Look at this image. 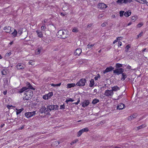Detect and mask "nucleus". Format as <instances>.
<instances>
[{
	"label": "nucleus",
	"instance_id": "33",
	"mask_svg": "<svg viewBox=\"0 0 148 148\" xmlns=\"http://www.w3.org/2000/svg\"><path fill=\"white\" fill-rule=\"evenodd\" d=\"M136 116V114H133V115L130 116L128 118V119L129 120H130L132 119V118H135Z\"/></svg>",
	"mask_w": 148,
	"mask_h": 148
},
{
	"label": "nucleus",
	"instance_id": "49",
	"mask_svg": "<svg viewBox=\"0 0 148 148\" xmlns=\"http://www.w3.org/2000/svg\"><path fill=\"white\" fill-rule=\"evenodd\" d=\"M140 3H145L146 1V0H140Z\"/></svg>",
	"mask_w": 148,
	"mask_h": 148
},
{
	"label": "nucleus",
	"instance_id": "54",
	"mask_svg": "<svg viewBox=\"0 0 148 148\" xmlns=\"http://www.w3.org/2000/svg\"><path fill=\"white\" fill-rule=\"evenodd\" d=\"M130 47V46L129 45H127L126 46V47H125L127 49H129Z\"/></svg>",
	"mask_w": 148,
	"mask_h": 148
},
{
	"label": "nucleus",
	"instance_id": "32",
	"mask_svg": "<svg viewBox=\"0 0 148 148\" xmlns=\"http://www.w3.org/2000/svg\"><path fill=\"white\" fill-rule=\"evenodd\" d=\"M61 83H60L59 84H51L50 85L51 86H54L56 87L57 86H60L61 85Z\"/></svg>",
	"mask_w": 148,
	"mask_h": 148
},
{
	"label": "nucleus",
	"instance_id": "27",
	"mask_svg": "<svg viewBox=\"0 0 148 148\" xmlns=\"http://www.w3.org/2000/svg\"><path fill=\"white\" fill-rule=\"evenodd\" d=\"M122 78L121 79V80L122 79L124 80L127 77V75L125 73H123L122 74Z\"/></svg>",
	"mask_w": 148,
	"mask_h": 148
},
{
	"label": "nucleus",
	"instance_id": "38",
	"mask_svg": "<svg viewBox=\"0 0 148 148\" xmlns=\"http://www.w3.org/2000/svg\"><path fill=\"white\" fill-rule=\"evenodd\" d=\"M136 19L137 16H134L132 17L131 20L133 21L134 22Z\"/></svg>",
	"mask_w": 148,
	"mask_h": 148
},
{
	"label": "nucleus",
	"instance_id": "41",
	"mask_svg": "<svg viewBox=\"0 0 148 148\" xmlns=\"http://www.w3.org/2000/svg\"><path fill=\"white\" fill-rule=\"evenodd\" d=\"M122 38L121 37H119L116 38V40H114V42H113V44H114L116 42H117L118 41V40H120V39H119V38Z\"/></svg>",
	"mask_w": 148,
	"mask_h": 148
},
{
	"label": "nucleus",
	"instance_id": "34",
	"mask_svg": "<svg viewBox=\"0 0 148 148\" xmlns=\"http://www.w3.org/2000/svg\"><path fill=\"white\" fill-rule=\"evenodd\" d=\"M72 31L74 32H78V30L77 28L74 27Z\"/></svg>",
	"mask_w": 148,
	"mask_h": 148
},
{
	"label": "nucleus",
	"instance_id": "13",
	"mask_svg": "<svg viewBox=\"0 0 148 148\" xmlns=\"http://www.w3.org/2000/svg\"><path fill=\"white\" fill-rule=\"evenodd\" d=\"M89 103V101L88 100H85L82 103V106L83 107H85L87 106Z\"/></svg>",
	"mask_w": 148,
	"mask_h": 148
},
{
	"label": "nucleus",
	"instance_id": "14",
	"mask_svg": "<svg viewBox=\"0 0 148 148\" xmlns=\"http://www.w3.org/2000/svg\"><path fill=\"white\" fill-rule=\"evenodd\" d=\"M36 33L37 34L38 36L40 38H42L43 37V34L42 32L41 31H40L39 30H37L36 31Z\"/></svg>",
	"mask_w": 148,
	"mask_h": 148
},
{
	"label": "nucleus",
	"instance_id": "8",
	"mask_svg": "<svg viewBox=\"0 0 148 148\" xmlns=\"http://www.w3.org/2000/svg\"><path fill=\"white\" fill-rule=\"evenodd\" d=\"M53 93L52 92H49L47 94L44 95L43 97V98L45 99H50L53 95Z\"/></svg>",
	"mask_w": 148,
	"mask_h": 148
},
{
	"label": "nucleus",
	"instance_id": "43",
	"mask_svg": "<svg viewBox=\"0 0 148 148\" xmlns=\"http://www.w3.org/2000/svg\"><path fill=\"white\" fill-rule=\"evenodd\" d=\"M97 8H98L101 9L102 8V3H99L97 5Z\"/></svg>",
	"mask_w": 148,
	"mask_h": 148
},
{
	"label": "nucleus",
	"instance_id": "1",
	"mask_svg": "<svg viewBox=\"0 0 148 148\" xmlns=\"http://www.w3.org/2000/svg\"><path fill=\"white\" fill-rule=\"evenodd\" d=\"M33 92L31 90L25 91L24 92V99L25 100L31 99L33 96Z\"/></svg>",
	"mask_w": 148,
	"mask_h": 148
},
{
	"label": "nucleus",
	"instance_id": "12",
	"mask_svg": "<svg viewBox=\"0 0 148 148\" xmlns=\"http://www.w3.org/2000/svg\"><path fill=\"white\" fill-rule=\"evenodd\" d=\"M3 29L7 33H10L12 31L11 28L9 26H5L3 28Z\"/></svg>",
	"mask_w": 148,
	"mask_h": 148
},
{
	"label": "nucleus",
	"instance_id": "40",
	"mask_svg": "<svg viewBox=\"0 0 148 148\" xmlns=\"http://www.w3.org/2000/svg\"><path fill=\"white\" fill-rule=\"evenodd\" d=\"M59 144V143L58 141H55L52 144L53 145H55L56 146H57Z\"/></svg>",
	"mask_w": 148,
	"mask_h": 148
},
{
	"label": "nucleus",
	"instance_id": "59",
	"mask_svg": "<svg viewBox=\"0 0 148 148\" xmlns=\"http://www.w3.org/2000/svg\"><path fill=\"white\" fill-rule=\"evenodd\" d=\"M10 52L7 53L6 54V56H10Z\"/></svg>",
	"mask_w": 148,
	"mask_h": 148
},
{
	"label": "nucleus",
	"instance_id": "17",
	"mask_svg": "<svg viewBox=\"0 0 148 148\" xmlns=\"http://www.w3.org/2000/svg\"><path fill=\"white\" fill-rule=\"evenodd\" d=\"M26 86H25V87L27 88V90L28 89H34L33 87L31 85L29 82H27L26 83Z\"/></svg>",
	"mask_w": 148,
	"mask_h": 148
},
{
	"label": "nucleus",
	"instance_id": "61",
	"mask_svg": "<svg viewBox=\"0 0 148 148\" xmlns=\"http://www.w3.org/2000/svg\"><path fill=\"white\" fill-rule=\"evenodd\" d=\"M106 23H102V27H104L106 26Z\"/></svg>",
	"mask_w": 148,
	"mask_h": 148
},
{
	"label": "nucleus",
	"instance_id": "58",
	"mask_svg": "<svg viewBox=\"0 0 148 148\" xmlns=\"http://www.w3.org/2000/svg\"><path fill=\"white\" fill-rule=\"evenodd\" d=\"M7 91L6 90L4 91L3 92V94L5 95H6L7 94Z\"/></svg>",
	"mask_w": 148,
	"mask_h": 148
},
{
	"label": "nucleus",
	"instance_id": "2",
	"mask_svg": "<svg viewBox=\"0 0 148 148\" xmlns=\"http://www.w3.org/2000/svg\"><path fill=\"white\" fill-rule=\"evenodd\" d=\"M58 37L62 38H65L67 37L66 31L64 30H60L57 33Z\"/></svg>",
	"mask_w": 148,
	"mask_h": 148
},
{
	"label": "nucleus",
	"instance_id": "9",
	"mask_svg": "<svg viewBox=\"0 0 148 148\" xmlns=\"http://www.w3.org/2000/svg\"><path fill=\"white\" fill-rule=\"evenodd\" d=\"M25 67V64L18 63L16 66V68L18 70H21L24 69Z\"/></svg>",
	"mask_w": 148,
	"mask_h": 148
},
{
	"label": "nucleus",
	"instance_id": "60",
	"mask_svg": "<svg viewBox=\"0 0 148 148\" xmlns=\"http://www.w3.org/2000/svg\"><path fill=\"white\" fill-rule=\"evenodd\" d=\"M131 68V66H130L129 65H128L127 66V68L128 69H130Z\"/></svg>",
	"mask_w": 148,
	"mask_h": 148
},
{
	"label": "nucleus",
	"instance_id": "16",
	"mask_svg": "<svg viewBox=\"0 0 148 148\" xmlns=\"http://www.w3.org/2000/svg\"><path fill=\"white\" fill-rule=\"evenodd\" d=\"M125 105L123 103H120L117 107V109L122 110L124 108Z\"/></svg>",
	"mask_w": 148,
	"mask_h": 148
},
{
	"label": "nucleus",
	"instance_id": "55",
	"mask_svg": "<svg viewBox=\"0 0 148 148\" xmlns=\"http://www.w3.org/2000/svg\"><path fill=\"white\" fill-rule=\"evenodd\" d=\"M13 43V41H12L11 42H10L9 44V45H8V46L9 47H10V45H12Z\"/></svg>",
	"mask_w": 148,
	"mask_h": 148
},
{
	"label": "nucleus",
	"instance_id": "30",
	"mask_svg": "<svg viewBox=\"0 0 148 148\" xmlns=\"http://www.w3.org/2000/svg\"><path fill=\"white\" fill-rule=\"evenodd\" d=\"M123 66V64H119V63H116V68H119L121 67H122Z\"/></svg>",
	"mask_w": 148,
	"mask_h": 148
},
{
	"label": "nucleus",
	"instance_id": "51",
	"mask_svg": "<svg viewBox=\"0 0 148 148\" xmlns=\"http://www.w3.org/2000/svg\"><path fill=\"white\" fill-rule=\"evenodd\" d=\"M122 45V42H120V41H119V42H118V47H120V46H121Z\"/></svg>",
	"mask_w": 148,
	"mask_h": 148
},
{
	"label": "nucleus",
	"instance_id": "29",
	"mask_svg": "<svg viewBox=\"0 0 148 148\" xmlns=\"http://www.w3.org/2000/svg\"><path fill=\"white\" fill-rule=\"evenodd\" d=\"M145 126H146L145 125H142L136 127L137 129V130H139L144 128Z\"/></svg>",
	"mask_w": 148,
	"mask_h": 148
},
{
	"label": "nucleus",
	"instance_id": "45",
	"mask_svg": "<svg viewBox=\"0 0 148 148\" xmlns=\"http://www.w3.org/2000/svg\"><path fill=\"white\" fill-rule=\"evenodd\" d=\"M46 29V27H45V26L44 25L42 26L41 28V30L42 31H45Z\"/></svg>",
	"mask_w": 148,
	"mask_h": 148
},
{
	"label": "nucleus",
	"instance_id": "64",
	"mask_svg": "<svg viewBox=\"0 0 148 148\" xmlns=\"http://www.w3.org/2000/svg\"><path fill=\"white\" fill-rule=\"evenodd\" d=\"M145 3H146L147 5L148 6V0H146V1L145 2Z\"/></svg>",
	"mask_w": 148,
	"mask_h": 148
},
{
	"label": "nucleus",
	"instance_id": "52",
	"mask_svg": "<svg viewBox=\"0 0 148 148\" xmlns=\"http://www.w3.org/2000/svg\"><path fill=\"white\" fill-rule=\"evenodd\" d=\"M142 33L143 32H141L138 35V38H139V37H140L142 36Z\"/></svg>",
	"mask_w": 148,
	"mask_h": 148
},
{
	"label": "nucleus",
	"instance_id": "37",
	"mask_svg": "<svg viewBox=\"0 0 148 148\" xmlns=\"http://www.w3.org/2000/svg\"><path fill=\"white\" fill-rule=\"evenodd\" d=\"M99 101L97 99H94L92 101V103L93 104H95L98 102Z\"/></svg>",
	"mask_w": 148,
	"mask_h": 148
},
{
	"label": "nucleus",
	"instance_id": "47",
	"mask_svg": "<svg viewBox=\"0 0 148 148\" xmlns=\"http://www.w3.org/2000/svg\"><path fill=\"white\" fill-rule=\"evenodd\" d=\"M65 106L64 104L63 105H61L60 106V109H65Z\"/></svg>",
	"mask_w": 148,
	"mask_h": 148
},
{
	"label": "nucleus",
	"instance_id": "7",
	"mask_svg": "<svg viewBox=\"0 0 148 148\" xmlns=\"http://www.w3.org/2000/svg\"><path fill=\"white\" fill-rule=\"evenodd\" d=\"M89 130L88 129L87 127L83 128V129L80 130L78 132L77 134V137L80 136L84 132H86Z\"/></svg>",
	"mask_w": 148,
	"mask_h": 148
},
{
	"label": "nucleus",
	"instance_id": "44",
	"mask_svg": "<svg viewBox=\"0 0 148 148\" xmlns=\"http://www.w3.org/2000/svg\"><path fill=\"white\" fill-rule=\"evenodd\" d=\"M28 64H29L33 65L34 64V62L32 60H31L29 62Z\"/></svg>",
	"mask_w": 148,
	"mask_h": 148
},
{
	"label": "nucleus",
	"instance_id": "6",
	"mask_svg": "<svg viewBox=\"0 0 148 148\" xmlns=\"http://www.w3.org/2000/svg\"><path fill=\"white\" fill-rule=\"evenodd\" d=\"M124 70L122 68L117 69L113 70V73L116 74L117 75H119L122 74Z\"/></svg>",
	"mask_w": 148,
	"mask_h": 148
},
{
	"label": "nucleus",
	"instance_id": "25",
	"mask_svg": "<svg viewBox=\"0 0 148 148\" xmlns=\"http://www.w3.org/2000/svg\"><path fill=\"white\" fill-rule=\"evenodd\" d=\"M16 114L17 115H18L20 113L24 110V109L23 108H21L18 110L16 108Z\"/></svg>",
	"mask_w": 148,
	"mask_h": 148
},
{
	"label": "nucleus",
	"instance_id": "22",
	"mask_svg": "<svg viewBox=\"0 0 148 148\" xmlns=\"http://www.w3.org/2000/svg\"><path fill=\"white\" fill-rule=\"evenodd\" d=\"M27 90V88L25 87H23L21 89H20L18 91V93H22L23 92L25 91V90Z\"/></svg>",
	"mask_w": 148,
	"mask_h": 148
},
{
	"label": "nucleus",
	"instance_id": "35",
	"mask_svg": "<svg viewBox=\"0 0 148 148\" xmlns=\"http://www.w3.org/2000/svg\"><path fill=\"white\" fill-rule=\"evenodd\" d=\"M74 101V100L71 98H69L68 99H66V102L68 103V102L71 101L73 102Z\"/></svg>",
	"mask_w": 148,
	"mask_h": 148
},
{
	"label": "nucleus",
	"instance_id": "10",
	"mask_svg": "<svg viewBox=\"0 0 148 148\" xmlns=\"http://www.w3.org/2000/svg\"><path fill=\"white\" fill-rule=\"evenodd\" d=\"M113 94V92L111 90H107L105 93V94L108 96H110Z\"/></svg>",
	"mask_w": 148,
	"mask_h": 148
},
{
	"label": "nucleus",
	"instance_id": "28",
	"mask_svg": "<svg viewBox=\"0 0 148 148\" xmlns=\"http://www.w3.org/2000/svg\"><path fill=\"white\" fill-rule=\"evenodd\" d=\"M17 33V31L15 29H14V32L12 33V34L13 36V37H15L16 36Z\"/></svg>",
	"mask_w": 148,
	"mask_h": 148
},
{
	"label": "nucleus",
	"instance_id": "15",
	"mask_svg": "<svg viewBox=\"0 0 148 148\" xmlns=\"http://www.w3.org/2000/svg\"><path fill=\"white\" fill-rule=\"evenodd\" d=\"M40 111L42 113H46L47 111V108H45V106H43L41 107L40 109Z\"/></svg>",
	"mask_w": 148,
	"mask_h": 148
},
{
	"label": "nucleus",
	"instance_id": "42",
	"mask_svg": "<svg viewBox=\"0 0 148 148\" xmlns=\"http://www.w3.org/2000/svg\"><path fill=\"white\" fill-rule=\"evenodd\" d=\"M124 13V11H120L119 12L120 16L121 17H122Z\"/></svg>",
	"mask_w": 148,
	"mask_h": 148
},
{
	"label": "nucleus",
	"instance_id": "39",
	"mask_svg": "<svg viewBox=\"0 0 148 148\" xmlns=\"http://www.w3.org/2000/svg\"><path fill=\"white\" fill-rule=\"evenodd\" d=\"M94 45V44H91L90 45L89 44H88L87 46V47L88 48L90 49L92 47H93Z\"/></svg>",
	"mask_w": 148,
	"mask_h": 148
},
{
	"label": "nucleus",
	"instance_id": "46",
	"mask_svg": "<svg viewBox=\"0 0 148 148\" xmlns=\"http://www.w3.org/2000/svg\"><path fill=\"white\" fill-rule=\"evenodd\" d=\"M143 25V24L142 23H140L138 24L137 25V27L138 28L140 27Z\"/></svg>",
	"mask_w": 148,
	"mask_h": 148
},
{
	"label": "nucleus",
	"instance_id": "31",
	"mask_svg": "<svg viewBox=\"0 0 148 148\" xmlns=\"http://www.w3.org/2000/svg\"><path fill=\"white\" fill-rule=\"evenodd\" d=\"M107 6L106 4L102 3V12L105 11V10L103 9L104 8H106Z\"/></svg>",
	"mask_w": 148,
	"mask_h": 148
},
{
	"label": "nucleus",
	"instance_id": "36",
	"mask_svg": "<svg viewBox=\"0 0 148 148\" xmlns=\"http://www.w3.org/2000/svg\"><path fill=\"white\" fill-rule=\"evenodd\" d=\"M78 140L77 139H75L74 140H73V141L71 142V143H70V144L71 145H72L73 144H75L78 141Z\"/></svg>",
	"mask_w": 148,
	"mask_h": 148
},
{
	"label": "nucleus",
	"instance_id": "21",
	"mask_svg": "<svg viewBox=\"0 0 148 148\" xmlns=\"http://www.w3.org/2000/svg\"><path fill=\"white\" fill-rule=\"evenodd\" d=\"M75 85L76 84L74 83L68 84L67 85V88H71V87L75 86Z\"/></svg>",
	"mask_w": 148,
	"mask_h": 148
},
{
	"label": "nucleus",
	"instance_id": "20",
	"mask_svg": "<svg viewBox=\"0 0 148 148\" xmlns=\"http://www.w3.org/2000/svg\"><path fill=\"white\" fill-rule=\"evenodd\" d=\"M128 1L127 0H118L116 2L119 4H121L123 3H126Z\"/></svg>",
	"mask_w": 148,
	"mask_h": 148
},
{
	"label": "nucleus",
	"instance_id": "3",
	"mask_svg": "<svg viewBox=\"0 0 148 148\" xmlns=\"http://www.w3.org/2000/svg\"><path fill=\"white\" fill-rule=\"evenodd\" d=\"M86 80L85 79H81L76 84V85L79 86H83L85 85Z\"/></svg>",
	"mask_w": 148,
	"mask_h": 148
},
{
	"label": "nucleus",
	"instance_id": "63",
	"mask_svg": "<svg viewBox=\"0 0 148 148\" xmlns=\"http://www.w3.org/2000/svg\"><path fill=\"white\" fill-rule=\"evenodd\" d=\"M146 50V48L144 49H143V50H142V51L143 52H144Z\"/></svg>",
	"mask_w": 148,
	"mask_h": 148
},
{
	"label": "nucleus",
	"instance_id": "18",
	"mask_svg": "<svg viewBox=\"0 0 148 148\" xmlns=\"http://www.w3.org/2000/svg\"><path fill=\"white\" fill-rule=\"evenodd\" d=\"M42 49V48L41 47L38 48L35 51V54L36 55L39 54L41 52Z\"/></svg>",
	"mask_w": 148,
	"mask_h": 148
},
{
	"label": "nucleus",
	"instance_id": "4",
	"mask_svg": "<svg viewBox=\"0 0 148 148\" xmlns=\"http://www.w3.org/2000/svg\"><path fill=\"white\" fill-rule=\"evenodd\" d=\"M58 106L56 105L48 106L47 108V111H51L52 110H56L58 108Z\"/></svg>",
	"mask_w": 148,
	"mask_h": 148
},
{
	"label": "nucleus",
	"instance_id": "26",
	"mask_svg": "<svg viewBox=\"0 0 148 148\" xmlns=\"http://www.w3.org/2000/svg\"><path fill=\"white\" fill-rule=\"evenodd\" d=\"M94 84V81L93 79H91L90 81V83L89 84V86L92 87Z\"/></svg>",
	"mask_w": 148,
	"mask_h": 148
},
{
	"label": "nucleus",
	"instance_id": "23",
	"mask_svg": "<svg viewBox=\"0 0 148 148\" xmlns=\"http://www.w3.org/2000/svg\"><path fill=\"white\" fill-rule=\"evenodd\" d=\"M112 91H116L118 90H119L120 89V88L118 87L117 86H113V87H112Z\"/></svg>",
	"mask_w": 148,
	"mask_h": 148
},
{
	"label": "nucleus",
	"instance_id": "50",
	"mask_svg": "<svg viewBox=\"0 0 148 148\" xmlns=\"http://www.w3.org/2000/svg\"><path fill=\"white\" fill-rule=\"evenodd\" d=\"M18 34H19V35H20L21 34H22V31L21 30H19L18 31Z\"/></svg>",
	"mask_w": 148,
	"mask_h": 148
},
{
	"label": "nucleus",
	"instance_id": "19",
	"mask_svg": "<svg viewBox=\"0 0 148 148\" xmlns=\"http://www.w3.org/2000/svg\"><path fill=\"white\" fill-rule=\"evenodd\" d=\"M82 52V50L80 49H76L75 52L74 54L75 55H79Z\"/></svg>",
	"mask_w": 148,
	"mask_h": 148
},
{
	"label": "nucleus",
	"instance_id": "48",
	"mask_svg": "<svg viewBox=\"0 0 148 148\" xmlns=\"http://www.w3.org/2000/svg\"><path fill=\"white\" fill-rule=\"evenodd\" d=\"M100 75L99 74L97 76H96L95 77L94 79L95 80H97L100 77Z\"/></svg>",
	"mask_w": 148,
	"mask_h": 148
},
{
	"label": "nucleus",
	"instance_id": "56",
	"mask_svg": "<svg viewBox=\"0 0 148 148\" xmlns=\"http://www.w3.org/2000/svg\"><path fill=\"white\" fill-rule=\"evenodd\" d=\"M5 71L4 70H3L1 71L2 74L3 75H5V74L4 73Z\"/></svg>",
	"mask_w": 148,
	"mask_h": 148
},
{
	"label": "nucleus",
	"instance_id": "24",
	"mask_svg": "<svg viewBox=\"0 0 148 148\" xmlns=\"http://www.w3.org/2000/svg\"><path fill=\"white\" fill-rule=\"evenodd\" d=\"M131 12L130 10L125 12L124 15L126 17H128L131 15Z\"/></svg>",
	"mask_w": 148,
	"mask_h": 148
},
{
	"label": "nucleus",
	"instance_id": "57",
	"mask_svg": "<svg viewBox=\"0 0 148 148\" xmlns=\"http://www.w3.org/2000/svg\"><path fill=\"white\" fill-rule=\"evenodd\" d=\"M102 18V15L100 14L98 16V18Z\"/></svg>",
	"mask_w": 148,
	"mask_h": 148
},
{
	"label": "nucleus",
	"instance_id": "5",
	"mask_svg": "<svg viewBox=\"0 0 148 148\" xmlns=\"http://www.w3.org/2000/svg\"><path fill=\"white\" fill-rule=\"evenodd\" d=\"M35 114L36 111H33L31 112H25V115L27 118H29L34 116Z\"/></svg>",
	"mask_w": 148,
	"mask_h": 148
},
{
	"label": "nucleus",
	"instance_id": "53",
	"mask_svg": "<svg viewBox=\"0 0 148 148\" xmlns=\"http://www.w3.org/2000/svg\"><path fill=\"white\" fill-rule=\"evenodd\" d=\"M79 102H80V100H79V99L78 100L77 102H75V103H73L75 104L76 105H77L79 103Z\"/></svg>",
	"mask_w": 148,
	"mask_h": 148
},
{
	"label": "nucleus",
	"instance_id": "62",
	"mask_svg": "<svg viewBox=\"0 0 148 148\" xmlns=\"http://www.w3.org/2000/svg\"><path fill=\"white\" fill-rule=\"evenodd\" d=\"M92 25L91 24H89V25H88V27H90Z\"/></svg>",
	"mask_w": 148,
	"mask_h": 148
},
{
	"label": "nucleus",
	"instance_id": "11",
	"mask_svg": "<svg viewBox=\"0 0 148 148\" xmlns=\"http://www.w3.org/2000/svg\"><path fill=\"white\" fill-rule=\"evenodd\" d=\"M114 68L112 66H110L109 67H107L106 69L103 71V73H106L111 71L114 69Z\"/></svg>",
	"mask_w": 148,
	"mask_h": 148
}]
</instances>
